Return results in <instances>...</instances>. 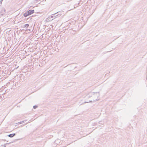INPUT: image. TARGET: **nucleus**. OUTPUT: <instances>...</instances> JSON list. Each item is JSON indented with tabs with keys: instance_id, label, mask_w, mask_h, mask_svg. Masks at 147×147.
Wrapping results in <instances>:
<instances>
[{
	"instance_id": "1a4fd4ad",
	"label": "nucleus",
	"mask_w": 147,
	"mask_h": 147,
	"mask_svg": "<svg viewBox=\"0 0 147 147\" xmlns=\"http://www.w3.org/2000/svg\"><path fill=\"white\" fill-rule=\"evenodd\" d=\"M37 107V106H36V105H35V106H33V108L34 109H36V108Z\"/></svg>"
},
{
	"instance_id": "423d86ee",
	"label": "nucleus",
	"mask_w": 147,
	"mask_h": 147,
	"mask_svg": "<svg viewBox=\"0 0 147 147\" xmlns=\"http://www.w3.org/2000/svg\"><path fill=\"white\" fill-rule=\"evenodd\" d=\"M57 13H54L52 14L51 16V18H56V17H55V15H56Z\"/></svg>"
},
{
	"instance_id": "f8f14e48",
	"label": "nucleus",
	"mask_w": 147,
	"mask_h": 147,
	"mask_svg": "<svg viewBox=\"0 0 147 147\" xmlns=\"http://www.w3.org/2000/svg\"><path fill=\"white\" fill-rule=\"evenodd\" d=\"M50 17H49V18H47V19L48 20H49V19H50Z\"/></svg>"
},
{
	"instance_id": "9d476101",
	"label": "nucleus",
	"mask_w": 147,
	"mask_h": 147,
	"mask_svg": "<svg viewBox=\"0 0 147 147\" xmlns=\"http://www.w3.org/2000/svg\"><path fill=\"white\" fill-rule=\"evenodd\" d=\"M9 144V143H6V144H4V145H3L4 147H6V144Z\"/></svg>"
},
{
	"instance_id": "39448f33",
	"label": "nucleus",
	"mask_w": 147,
	"mask_h": 147,
	"mask_svg": "<svg viewBox=\"0 0 147 147\" xmlns=\"http://www.w3.org/2000/svg\"><path fill=\"white\" fill-rule=\"evenodd\" d=\"M29 13H28V12L27 11V12H26V13H24V17H27V16H29Z\"/></svg>"
},
{
	"instance_id": "9b49d317",
	"label": "nucleus",
	"mask_w": 147,
	"mask_h": 147,
	"mask_svg": "<svg viewBox=\"0 0 147 147\" xmlns=\"http://www.w3.org/2000/svg\"><path fill=\"white\" fill-rule=\"evenodd\" d=\"M3 0H1V1H0V3H1H1H2V1H3Z\"/></svg>"
},
{
	"instance_id": "7ed1b4c3",
	"label": "nucleus",
	"mask_w": 147,
	"mask_h": 147,
	"mask_svg": "<svg viewBox=\"0 0 147 147\" xmlns=\"http://www.w3.org/2000/svg\"><path fill=\"white\" fill-rule=\"evenodd\" d=\"M28 13H29V15H31L34 13V10H29L28 11Z\"/></svg>"
},
{
	"instance_id": "f257e3e1",
	"label": "nucleus",
	"mask_w": 147,
	"mask_h": 147,
	"mask_svg": "<svg viewBox=\"0 0 147 147\" xmlns=\"http://www.w3.org/2000/svg\"><path fill=\"white\" fill-rule=\"evenodd\" d=\"M89 97H92L93 101H96L99 100L98 97L100 96L99 92H91L89 93L88 95Z\"/></svg>"
},
{
	"instance_id": "0eeeda50",
	"label": "nucleus",
	"mask_w": 147,
	"mask_h": 147,
	"mask_svg": "<svg viewBox=\"0 0 147 147\" xmlns=\"http://www.w3.org/2000/svg\"><path fill=\"white\" fill-rule=\"evenodd\" d=\"M26 121H27V120H24L23 121H22L19 122L18 123L19 124H22V123H24V122H26Z\"/></svg>"
},
{
	"instance_id": "f03ea898",
	"label": "nucleus",
	"mask_w": 147,
	"mask_h": 147,
	"mask_svg": "<svg viewBox=\"0 0 147 147\" xmlns=\"http://www.w3.org/2000/svg\"><path fill=\"white\" fill-rule=\"evenodd\" d=\"M55 13H57L56 15H55V16L56 17H59L60 16H61L63 14V11H61V12L58 11L57 12Z\"/></svg>"
},
{
	"instance_id": "6e6552de",
	"label": "nucleus",
	"mask_w": 147,
	"mask_h": 147,
	"mask_svg": "<svg viewBox=\"0 0 147 147\" xmlns=\"http://www.w3.org/2000/svg\"><path fill=\"white\" fill-rule=\"evenodd\" d=\"M29 24H26L24 25V28L26 27L28 28L29 26Z\"/></svg>"
},
{
	"instance_id": "20e7f679",
	"label": "nucleus",
	"mask_w": 147,
	"mask_h": 147,
	"mask_svg": "<svg viewBox=\"0 0 147 147\" xmlns=\"http://www.w3.org/2000/svg\"><path fill=\"white\" fill-rule=\"evenodd\" d=\"M16 135V134L14 133L13 134H11L9 135L8 136L10 138H12Z\"/></svg>"
},
{
	"instance_id": "ddd939ff",
	"label": "nucleus",
	"mask_w": 147,
	"mask_h": 147,
	"mask_svg": "<svg viewBox=\"0 0 147 147\" xmlns=\"http://www.w3.org/2000/svg\"><path fill=\"white\" fill-rule=\"evenodd\" d=\"M29 122H28V123H26V124H27V123H29Z\"/></svg>"
}]
</instances>
